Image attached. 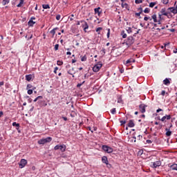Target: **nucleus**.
Listing matches in <instances>:
<instances>
[{"label": "nucleus", "instance_id": "nucleus-19", "mask_svg": "<svg viewBox=\"0 0 177 177\" xmlns=\"http://www.w3.org/2000/svg\"><path fill=\"white\" fill-rule=\"evenodd\" d=\"M170 169L171 171H177V164L174 163L173 165H170Z\"/></svg>", "mask_w": 177, "mask_h": 177}, {"label": "nucleus", "instance_id": "nucleus-45", "mask_svg": "<svg viewBox=\"0 0 177 177\" xmlns=\"http://www.w3.org/2000/svg\"><path fill=\"white\" fill-rule=\"evenodd\" d=\"M142 2H143V0H136L135 1V3L136 4L142 3Z\"/></svg>", "mask_w": 177, "mask_h": 177}, {"label": "nucleus", "instance_id": "nucleus-33", "mask_svg": "<svg viewBox=\"0 0 177 177\" xmlns=\"http://www.w3.org/2000/svg\"><path fill=\"white\" fill-rule=\"evenodd\" d=\"M39 99H44V97H42V95H39L38 97H37L34 100L33 102H37V100H39Z\"/></svg>", "mask_w": 177, "mask_h": 177}, {"label": "nucleus", "instance_id": "nucleus-23", "mask_svg": "<svg viewBox=\"0 0 177 177\" xmlns=\"http://www.w3.org/2000/svg\"><path fill=\"white\" fill-rule=\"evenodd\" d=\"M151 20H153L154 23H158V21L157 20V15H153L151 16Z\"/></svg>", "mask_w": 177, "mask_h": 177}, {"label": "nucleus", "instance_id": "nucleus-32", "mask_svg": "<svg viewBox=\"0 0 177 177\" xmlns=\"http://www.w3.org/2000/svg\"><path fill=\"white\" fill-rule=\"evenodd\" d=\"M121 35L122 37V38H127V33H125V31H122L121 32Z\"/></svg>", "mask_w": 177, "mask_h": 177}, {"label": "nucleus", "instance_id": "nucleus-39", "mask_svg": "<svg viewBox=\"0 0 177 177\" xmlns=\"http://www.w3.org/2000/svg\"><path fill=\"white\" fill-rule=\"evenodd\" d=\"M169 2V0H162V3L164 5H167V3Z\"/></svg>", "mask_w": 177, "mask_h": 177}, {"label": "nucleus", "instance_id": "nucleus-25", "mask_svg": "<svg viewBox=\"0 0 177 177\" xmlns=\"http://www.w3.org/2000/svg\"><path fill=\"white\" fill-rule=\"evenodd\" d=\"M12 127H16L17 129H19V128H20V124L17 123L16 122H14L12 123Z\"/></svg>", "mask_w": 177, "mask_h": 177}, {"label": "nucleus", "instance_id": "nucleus-62", "mask_svg": "<svg viewBox=\"0 0 177 177\" xmlns=\"http://www.w3.org/2000/svg\"><path fill=\"white\" fill-rule=\"evenodd\" d=\"M160 111H162V109H158L156 110V113H160Z\"/></svg>", "mask_w": 177, "mask_h": 177}, {"label": "nucleus", "instance_id": "nucleus-56", "mask_svg": "<svg viewBox=\"0 0 177 177\" xmlns=\"http://www.w3.org/2000/svg\"><path fill=\"white\" fill-rule=\"evenodd\" d=\"M161 95H162V96H165V91H162V92H161Z\"/></svg>", "mask_w": 177, "mask_h": 177}, {"label": "nucleus", "instance_id": "nucleus-18", "mask_svg": "<svg viewBox=\"0 0 177 177\" xmlns=\"http://www.w3.org/2000/svg\"><path fill=\"white\" fill-rule=\"evenodd\" d=\"M102 162L106 165H109V160L107 159L106 156H103L102 158Z\"/></svg>", "mask_w": 177, "mask_h": 177}, {"label": "nucleus", "instance_id": "nucleus-29", "mask_svg": "<svg viewBox=\"0 0 177 177\" xmlns=\"http://www.w3.org/2000/svg\"><path fill=\"white\" fill-rule=\"evenodd\" d=\"M102 30H103V28L99 27L96 28L95 31L97 32V34H100V31H102Z\"/></svg>", "mask_w": 177, "mask_h": 177}, {"label": "nucleus", "instance_id": "nucleus-15", "mask_svg": "<svg viewBox=\"0 0 177 177\" xmlns=\"http://www.w3.org/2000/svg\"><path fill=\"white\" fill-rule=\"evenodd\" d=\"M160 13L162 16H168L169 12H167V8H164L160 10Z\"/></svg>", "mask_w": 177, "mask_h": 177}, {"label": "nucleus", "instance_id": "nucleus-48", "mask_svg": "<svg viewBox=\"0 0 177 177\" xmlns=\"http://www.w3.org/2000/svg\"><path fill=\"white\" fill-rule=\"evenodd\" d=\"M73 17H74V14H72L71 15V17H68V19H70L71 21H73V20H74V19Z\"/></svg>", "mask_w": 177, "mask_h": 177}, {"label": "nucleus", "instance_id": "nucleus-31", "mask_svg": "<svg viewBox=\"0 0 177 177\" xmlns=\"http://www.w3.org/2000/svg\"><path fill=\"white\" fill-rule=\"evenodd\" d=\"M122 8H125V9H128V3H122Z\"/></svg>", "mask_w": 177, "mask_h": 177}, {"label": "nucleus", "instance_id": "nucleus-52", "mask_svg": "<svg viewBox=\"0 0 177 177\" xmlns=\"http://www.w3.org/2000/svg\"><path fill=\"white\" fill-rule=\"evenodd\" d=\"M140 15H142V12H139L136 13V17H139L140 16Z\"/></svg>", "mask_w": 177, "mask_h": 177}, {"label": "nucleus", "instance_id": "nucleus-34", "mask_svg": "<svg viewBox=\"0 0 177 177\" xmlns=\"http://www.w3.org/2000/svg\"><path fill=\"white\" fill-rule=\"evenodd\" d=\"M127 32H128V34H132V28L129 27V28L127 29Z\"/></svg>", "mask_w": 177, "mask_h": 177}, {"label": "nucleus", "instance_id": "nucleus-41", "mask_svg": "<svg viewBox=\"0 0 177 177\" xmlns=\"http://www.w3.org/2000/svg\"><path fill=\"white\" fill-rule=\"evenodd\" d=\"M144 20H145V21H147V20L151 21V18L150 17H144Z\"/></svg>", "mask_w": 177, "mask_h": 177}, {"label": "nucleus", "instance_id": "nucleus-47", "mask_svg": "<svg viewBox=\"0 0 177 177\" xmlns=\"http://www.w3.org/2000/svg\"><path fill=\"white\" fill-rule=\"evenodd\" d=\"M165 46H161V49H164V48L168 46L169 45V43L164 44Z\"/></svg>", "mask_w": 177, "mask_h": 177}, {"label": "nucleus", "instance_id": "nucleus-10", "mask_svg": "<svg viewBox=\"0 0 177 177\" xmlns=\"http://www.w3.org/2000/svg\"><path fill=\"white\" fill-rule=\"evenodd\" d=\"M167 120H171V115H166L161 118L162 122H167Z\"/></svg>", "mask_w": 177, "mask_h": 177}, {"label": "nucleus", "instance_id": "nucleus-40", "mask_svg": "<svg viewBox=\"0 0 177 177\" xmlns=\"http://www.w3.org/2000/svg\"><path fill=\"white\" fill-rule=\"evenodd\" d=\"M143 139V136L142 135H138L137 136V140H142Z\"/></svg>", "mask_w": 177, "mask_h": 177}, {"label": "nucleus", "instance_id": "nucleus-46", "mask_svg": "<svg viewBox=\"0 0 177 177\" xmlns=\"http://www.w3.org/2000/svg\"><path fill=\"white\" fill-rule=\"evenodd\" d=\"M54 49H55V50H59V44H58L55 45Z\"/></svg>", "mask_w": 177, "mask_h": 177}, {"label": "nucleus", "instance_id": "nucleus-54", "mask_svg": "<svg viewBox=\"0 0 177 177\" xmlns=\"http://www.w3.org/2000/svg\"><path fill=\"white\" fill-rule=\"evenodd\" d=\"M86 78H89V75H88L87 74H85L83 80H86Z\"/></svg>", "mask_w": 177, "mask_h": 177}, {"label": "nucleus", "instance_id": "nucleus-55", "mask_svg": "<svg viewBox=\"0 0 177 177\" xmlns=\"http://www.w3.org/2000/svg\"><path fill=\"white\" fill-rule=\"evenodd\" d=\"M107 38H110V29H108Z\"/></svg>", "mask_w": 177, "mask_h": 177}, {"label": "nucleus", "instance_id": "nucleus-24", "mask_svg": "<svg viewBox=\"0 0 177 177\" xmlns=\"http://www.w3.org/2000/svg\"><path fill=\"white\" fill-rule=\"evenodd\" d=\"M166 132V136H171L172 135V131H169L168 129H165Z\"/></svg>", "mask_w": 177, "mask_h": 177}, {"label": "nucleus", "instance_id": "nucleus-42", "mask_svg": "<svg viewBox=\"0 0 177 177\" xmlns=\"http://www.w3.org/2000/svg\"><path fill=\"white\" fill-rule=\"evenodd\" d=\"M57 66H63V62L62 61H57Z\"/></svg>", "mask_w": 177, "mask_h": 177}, {"label": "nucleus", "instance_id": "nucleus-43", "mask_svg": "<svg viewBox=\"0 0 177 177\" xmlns=\"http://www.w3.org/2000/svg\"><path fill=\"white\" fill-rule=\"evenodd\" d=\"M111 114H115V113H116L115 108L112 109L111 110Z\"/></svg>", "mask_w": 177, "mask_h": 177}, {"label": "nucleus", "instance_id": "nucleus-64", "mask_svg": "<svg viewBox=\"0 0 177 177\" xmlns=\"http://www.w3.org/2000/svg\"><path fill=\"white\" fill-rule=\"evenodd\" d=\"M173 53H177V48H174V50H173Z\"/></svg>", "mask_w": 177, "mask_h": 177}, {"label": "nucleus", "instance_id": "nucleus-27", "mask_svg": "<svg viewBox=\"0 0 177 177\" xmlns=\"http://www.w3.org/2000/svg\"><path fill=\"white\" fill-rule=\"evenodd\" d=\"M42 8L43 9H50V6H49V4H43Z\"/></svg>", "mask_w": 177, "mask_h": 177}, {"label": "nucleus", "instance_id": "nucleus-53", "mask_svg": "<svg viewBox=\"0 0 177 177\" xmlns=\"http://www.w3.org/2000/svg\"><path fill=\"white\" fill-rule=\"evenodd\" d=\"M121 125H124V124H127V121L125 120H120Z\"/></svg>", "mask_w": 177, "mask_h": 177}, {"label": "nucleus", "instance_id": "nucleus-50", "mask_svg": "<svg viewBox=\"0 0 177 177\" xmlns=\"http://www.w3.org/2000/svg\"><path fill=\"white\" fill-rule=\"evenodd\" d=\"M60 19H62V15H56V20H60Z\"/></svg>", "mask_w": 177, "mask_h": 177}, {"label": "nucleus", "instance_id": "nucleus-13", "mask_svg": "<svg viewBox=\"0 0 177 177\" xmlns=\"http://www.w3.org/2000/svg\"><path fill=\"white\" fill-rule=\"evenodd\" d=\"M68 74H69L70 75H72L73 78H74V74H75V70L74 69V68H71L68 71Z\"/></svg>", "mask_w": 177, "mask_h": 177}, {"label": "nucleus", "instance_id": "nucleus-5", "mask_svg": "<svg viewBox=\"0 0 177 177\" xmlns=\"http://www.w3.org/2000/svg\"><path fill=\"white\" fill-rule=\"evenodd\" d=\"M102 150H104V151H106V153H113V148H111L107 145H103Z\"/></svg>", "mask_w": 177, "mask_h": 177}, {"label": "nucleus", "instance_id": "nucleus-26", "mask_svg": "<svg viewBox=\"0 0 177 177\" xmlns=\"http://www.w3.org/2000/svg\"><path fill=\"white\" fill-rule=\"evenodd\" d=\"M24 3V0H20L19 3L17 6V8H21Z\"/></svg>", "mask_w": 177, "mask_h": 177}, {"label": "nucleus", "instance_id": "nucleus-61", "mask_svg": "<svg viewBox=\"0 0 177 177\" xmlns=\"http://www.w3.org/2000/svg\"><path fill=\"white\" fill-rule=\"evenodd\" d=\"M138 154H140V155L143 154V150L139 151Z\"/></svg>", "mask_w": 177, "mask_h": 177}, {"label": "nucleus", "instance_id": "nucleus-8", "mask_svg": "<svg viewBox=\"0 0 177 177\" xmlns=\"http://www.w3.org/2000/svg\"><path fill=\"white\" fill-rule=\"evenodd\" d=\"M34 20H35V17H32L29 21L28 22V26H29V27H34V24H35V21H34Z\"/></svg>", "mask_w": 177, "mask_h": 177}, {"label": "nucleus", "instance_id": "nucleus-2", "mask_svg": "<svg viewBox=\"0 0 177 177\" xmlns=\"http://www.w3.org/2000/svg\"><path fill=\"white\" fill-rule=\"evenodd\" d=\"M66 149H67L66 145H57L54 147V150H60L62 153H64V151H66Z\"/></svg>", "mask_w": 177, "mask_h": 177}, {"label": "nucleus", "instance_id": "nucleus-35", "mask_svg": "<svg viewBox=\"0 0 177 177\" xmlns=\"http://www.w3.org/2000/svg\"><path fill=\"white\" fill-rule=\"evenodd\" d=\"M71 117H72V118H74V117H75V115H77V113H75V112L72 111L70 114Z\"/></svg>", "mask_w": 177, "mask_h": 177}, {"label": "nucleus", "instance_id": "nucleus-9", "mask_svg": "<svg viewBox=\"0 0 177 177\" xmlns=\"http://www.w3.org/2000/svg\"><path fill=\"white\" fill-rule=\"evenodd\" d=\"M132 63H135V59L133 58H130L126 61L124 64H126V66H131Z\"/></svg>", "mask_w": 177, "mask_h": 177}, {"label": "nucleus", "instance_id": "nucleus-7", "mask_svg": "<svg viewBox=\"0 0 177 177\" xmlns=\"http://www.w3.org/2000/svg\"><path fill=\"white\" fill-rule=\"evenodd\" d=\"M81 23H84L82 25V27L83 28L84 32H86V30H88V28H89V25H88V23L85 21H81Z\"/></svg>", "mask_w": 177, "mask_h": 177}, {"label": "nucleus", "instance_id": "nucleus-30", "mask_svg": "<svg viewBox=\"0 0 177 177\" xmlns=\"http://www.w3.org/2000/svg\"><path fill=\"white\" fill-rule=\"evenodd\" d=\"M156 5H157V3L151 2L149 3V8H154V6H156Z\"/></svg>", "mask_w": 177, "mask_h": 177}, {"label": "nucleus", "instance_id": "nucleus-63", "mask_svg": "<svg viewBox=\"0 0 177 177\" xmlns=\"http://www.w3.org/2000/svg\"><path fill=\"white\" fill-rule=\"evenodd\" d=\"M102 52L104 53V55L106 53V49L105 48H102Z\"/></svg>", "mask_w": 177, "mask_h": 177}, {"label": "nucleus", "instance_id": "nucleus-11", "mask_svg": "<svg viewBox=\"0 0 177 177\" xmlns=\"http://www.w3.org/2000/svg\"><path fill=\"white\" fill-rule=\"evenodd\" d=\"M161 165V161H156L154 162H152L151 167L152 168H157V167H160Z\"/></svg>", "mask_w": 177, "mask_h": 177}, {"label": "nucleus", "instance_id": "nucleus-21", "mask_svg": "<svg viewBox=\"0 0 177 177\" xmlns=\"http://www.w3.org/2000/svg\"><path fill=\"white\" fill-rule=\"evenodd\" d=\"M128 127L129 128H133V127H135V123H134L133 120H129Z\"/></svg>", "mask_w": 177, "mask_h": 177}, {"label": "nucleus", "instance_id": "nucleus-16", "mask_svg": "<svg viewBox=\"0 0 177 177\" xmlns=\"http://www.w3.org/2000/svg\"><path fill=\"white\" fill-rule=\"evenodd\" d=\"M170 80L171 79H168V78L165 79L163 80L164 85H166L167 86H169V84H171Z\"/></svg>", "mask_w": 177, "mask_h": 177}, {"label": "nucleus", "instance_id": "nucleus-1", "mask_svg": "<svg viewBox=\"0 0 177 177\" xmlns=\"http://www.w3.org/2000/svg\"><path fill=\"white\" fill-rule=\"evenodd\" d=\"M50 142H52V138L47 137L46 138H41L39 140L37 143L38 145H45L46 143H50Z\"/></svg>", "mask_w": 177, "mask_h": 177}, {"label": "nucleus", "instance_id": "nucleus-22", "mask_svg": "<svg viewBox=\"0 0 177 177\" xmlns=\"http://www.w3.org/2000/svg\"><path fill=\"white\" fill-rule=\"evenodd\" d=\"M56 30H59V28H54L52 30L50 31L53 37H55V34H56Z\"/></svg>", "mask_w": 177, "mask_h": 177}, {"label": "nucleus", "instance_id": "nucleus-37", "mask_svg": "<svg viewBox=\"0 0 177 177\" xmlns=\"http://www.w3.org/2000/svg\"><path fill=\"white\" fill-rule=\"evenodd\" d=\"M81 62H86V55L82 57Z\"/></svg>", "mask_w": 177, "mask_h": 177}, {"label": "nucleus", "instance_id": "nucleus-3", "mask_svg": "<svg viewBox=\"0 0 177 177\" xmlns=\"http://www.w3.org/2000/svg\"><path fill=\"white\" fill-rule=\"evenodd\" d=\"M125 44L127 46H131V45L135 44V38L132 36L129 37L126 40Z\"/></svg>", "mask_w": 177, "mask_h": 177}, {"label": "nucleus", "instance_id": "nucleus-17", "mask_svg": "<svg viewBox=\"0 0 177 177\" xmlns=\"http://www.w3.org/2000/svg\"><path fill=\"white\" fill-rule=\"evenodd\" d=\"M167 10H170L171 13H174V15H176L177 10L174 7H170L167 9Z\"/></svg>", "mask_w": 177, "mask_h": 177}, {"label": "nucleus", "instance_id": "nucleus-12", "mask_svg": "<svg viewBox=\"0 0 177 177\" xmlns=\"http://www.w3.org/2000/svg\"><path fill=\"white\" fill-rule=\"evenodd\" d=\"M140 111L142 113H146V105L145 104H141L139 106Z\"/></svg>", "mask_w": 177, "mask_h": 177}, {"label": "nucleus", "instance_id": "nucleus-59", "mask_svg": "<svg viewBox=\"0 0 177 177\" xmlns=\"http://www.w3.org/2000/svg\"><path fill=\"white\" fill-rule=\"evenodd\" d=\"M138 10H140V12H141V13H142L143 12V8H142V7L138 8Z\"/></svg>", "mask_w": 177, "mask_h": 177}, {"label": "nucleus", "instance_id": "nucleus-6", "mask_svg": "<svg viewBox=\"0 0 177 177\" xmlns=\"http://www.w3.org/2000/svg\"><path fill=\"white\" fill-rule=\"evenodd\" d=\"M19 168H24V167H26V165H27V160L26 159H21L19 163Z\"/></svg>", "mask_w": 177, "mask_h": 177}, {"label": "nucleus", "instance_id": "nucleus-58", "mask_svg": "<svg viewBox=\"0 0 177 177\" xmlns=\"http://www.w3.org/2000/svg\"><path fill=\"white\" fill-rule=\"evenodd\" d=\"M62 118L64 119V121H67L68 120L67 118L64 116H62Z\"/></svg>", "mask_w": 177, "mask_h": 177}, {"label": "nucleus", "instance_id": "nucleus-20", "mask_svg": "<svg viewBox=\"0 0 177 177\" xmlns=\"http://www.w3.org/2000/svg\"><path fill=\"white\" fill-rule=\"evenodd\" d=\"M25 78L26 80V81H28V82H30V81H31V80H32V75L30 74V75H26L25 76Z\"/></svg>", "mask_w": 177, "mask_h": 177}, {"label": "nucleus", "instance_id": "nucleus-60", "mask_svg": "<svg viewBox=\"0 0 177 177\" xmlns=\"http://www.w3.org/2000/svg\"><path fill=\"white\" fill-rule=\"evenodd\" d=\"M5 82H0V86H3Z\"/></svg>", "mask_w": 177, "mask_h": 177}, {"label": "nucleus", "instance_id": "nucleus-49", "mask_svg": "<svg viewBox=\"0 0 177 177\" xmlns=\"http://www.w3.org/2000/svg\"><path fill=\"white\" fill-rule=\"evenodd\" d=\"M28 95H32V89H28Z\"/></svg>", "mask_w": 177, "mask_h": 177}, {"label": "nucleus", "instance_id": "nucleus-28", "mask_svg": "<svg viewBox=\"0 0 177 177\" xmlns=\"http://www.w3.org/2000/svg\"><path fill=\"white\" fill-rule=\"evenodd\" d=\"M10 1L9 0H3L2 1V5L5 6V5H8Z\"/></svg>", "mask_w": 177, "mask_h": 177}, {"label": "nucleus", "instance_id": "nucleus-57", "mask_svg": "<svg viewBox=\"0 0 177 177\" xmlns=\"http://www.w3.org/2000/svg\"><path fill=\"white\" fill-rule=\"evenodd\" d=\"M139 31H140V29L137 30V32L133 35V37H136V34H139Z\"/></svg>", "mask_w": 177, "mask_h": 177}, {"label": "nucleus", "instance_id": "nucleus-14", "mask_svg": "<svg viewBox=\"0 0 177 177\" xmlns=\"http://www.w3.org/2000/svg\"><path fill=\"white\" fill-rule=\"evenodd\" d=\"M102 8L100 7L96 8L94 9V12L95 15H97L98 16H100V14L102 13Z\"/></svg>", "mask_w": 177, "mask_h": 177}, {"label": "nucleus", "instance_id": "nucleus-36", "mask_svg": "<svg viewBox=\"0 0 177 177\" xmlns=\"http://www.w3.org/2000/svg\"><path fill=\"white\" fill-rule=\"evenodd\" d=\"M84 84H85V81H83L82 83L77 84V88H80V86H82V85H84Z\"/></svg>", "mask_w": 177, "mask_h": 177}, {"label": "nucleus", "instance_id": "nucleus-44", "mask_svg": "<svg viewBox=\"0 0 177 177\" xmlns=\"http://www.w3.org/2000/svg\"><path fill=\"white\" fill-rule=\"evenodd\" d=\"M31 88H32V85L28 84H27V86H26V89L28 90V89H31Z\"/></svg>", "mask_w": 177, "mask_h": 177}, {"label": "nucleus", "instance_id": "nucleus-4", "mask_svg": "<svg viewBox=\"0 0 177 177\" xmlns=\"http://www.w3.org/2000/svg\"><path fill=\"white\" fill-rule=\"evenodd\" d=\"M102 66L103 64H102V62H98L93 67V71H94V73L99 72L100 71V68H102Z\"/></svg>", "mask_w": 177, "mask_h": 177}, {"label": "nucleus", "instance_id": "nucleus-51", "mask_svg": "<svg viewBox=\"0 0 177 177\" xmlns=\"http://www.w3.org/2000/svg\"><path fill=\"white\" fill-rule=\"evenodd\" d=\"M146 143H148V145H151V143H153V141H151V140H147Z\"/></svg>", "mask_w": 177, "mask_h": 177}, {"label": "nucleus", "instance_id": "nucleus-38", "mask_svg": "<svg viewBox=\"0 0 177 177\" xmlns=\"http://www.w3.org/2000/svg\"><path fill=\"white\" fill-rule=\"evenodd\" d=\"M144 12H145V13H150V8H146L144 10Z\"/></svg>", "mask_w": 177, "mask_h": 177}]
</instances>
